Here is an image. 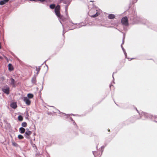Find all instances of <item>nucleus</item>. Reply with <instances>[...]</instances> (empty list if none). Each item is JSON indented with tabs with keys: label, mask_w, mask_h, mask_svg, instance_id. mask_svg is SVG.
I'll use <instances>...</instances> for the list:
<instances>
[{
	"label": "nucleus",
	"mask_w": 157,
	"mask_h": 157,
	"mask_svg": "<svg viewBox=\"0 0 157 157\" xmlns=\"http://www.w3.org/2000/svg\"><path fill=\"white\" fill-rule=\"evenodd\" d=\"M50 7L51 9H53L55 8V12L57 17H58L59 18V21L62 24V26L63 27V25L61 22V21H64V19H63V17L60 15V13L59 12V10L60 9V6L59 5H58L55 7V5L54 4H51L50 6ZM64 28L63 27V33L64 31ZM64 35V33L63 34Z\"/></svg>",
	"instance_id": "f257e3e1"
},
{
	"label": "nucleus",
	"mask_w": 157,
	"mask_h": 157,
	"mask_svg": "<svg viewBox=\"0 0 157 157\" xmlns=\"http://www.w3.org/2000/svg\"><path fill=\"white\" fill-rule=\"evenodd\" d=\"M101 13V10L99 8L96 7L91 9L88 12L89 15L92 17H95L99 15Z\"/></svg>",
	"instance_id": "f03ea898"
},
{
	"label": "nucleus",
	"mask_w": 157,
	"mask_h": 157,
	"mask_svg": "<svg viewBox=\"0 0 157 157\" xmlns=\"http://www.w3.org/2000/svg\"><path fill=\"white\" fill-rule=\"evenodd\" d=\"M139 115H140V119L143 116H144L145 118L143 119L144 120H145L146 119H152L153 117V116L150 114L143 112H141V113H139Z\"/></svg>",
	"instance_id": "7ed1b4c3"
},
{
	"label": "nucleus",
	"mask_w": 157,
	"mask_h": 157,
	"mask_svg": "<svg viewBox=\"0 0 157 157\" xmlns=\"http://www.w3.org/2000/svg\"><path fill=\"white\" fill-rule=\"evenodd\" d=\"M2 90L3 92L7 94H10V88L7 86L2 87Z\"/></svg>",
	"instance_id": "20e7f679"
},
{
	"label": "nucleus",
	"mask_w": 157,
	"mask_h": 157,
	"mask_svg": "<svg viewBox=\"0 0 157 157\" xmlns=\"http://www.w3.org/2000/svg\"><path fill=\"white\" fill-rule=\"evenodd\" d=\"M121 22L123 25L125 26L128 25V18L126 17H124L122 18Z\"/></svg>",
	"instance_id": "39448f33"
},
{
	"label": "nucleus",
	"mask_w": 157,
	"mask_h": 157,
	"mask_svg": "<svg viewBox=\"0 0 157 157\" xmlns=\"http://www.w3.org/2000/svg\"><path fill=\"white\" fill-rule=\"evenodd\" d=\"M23 99L24 101L27 105H30L31 101L28 97H24L23 98Z\"/></svg>",
	"instance_id": "423d86ee"
},
{
	"label": "nucleus",
	"mask_w": 157,
	"mask_h": 157,
	"mask_svg": "<svg viewBox=\"0 0 157 157\" xmlns=\"http://www.w3.org/2000/svg\"><path fill=\"white\" fill-rule=\"evenodd\" d=\"M32 133V132L31 131L27 130L25 132L24 136L26 138L29 139L30 136L31 134Z\"/></svg>",
	"instance_id": "0eeeda50"
},
{
	"label": "nucleus",
	"mask_w": 157,
	"mask_h": 157,
	"mask_svg": "<svg viewBox=\"0 0 157 157\" xmlns=\"http://www.w3.org/2000/svg\"><path fill=\"white\" fill-rule=\"evenodd\" d=\"M10 84L12 85L13 87H15V80L13 78H11L10 79Z\"/></svg>",
	"instance_id": "6e6552de"
},
{
	"label": "nucleus",
	"mask_w": 157,
	"mask_h": 157,
	"mask_svg": "<svg viewBox=\"0 0 157 157\" xmlns=\"http://www.w3.org/2000/svg\"><path fill=\"white\" fill-rule=\"evenodd\" d=\"M10 106L13 109H15L17 108V105L16 102H13L10 104Z\"/></svg>",
	"instance_id": "1a4fd4ad"
},
{
	"label": "nucleus",
	"mask_w": 157,
	"mask_h": 157,
	"mask_svg": "<svg viewBox=\"0 0 157 157\" xmlns=\"http://www.w3.org/2000/svg\"><path fill=\"white\" fill-rule=\"evenodd\" d=\"M19 131L20 133L23 134L25 132V130L23 127H21L19 128Z\"/></svg>",
	"instance_id": "9d476101"
},
{
	"label": "nucleus",
	"mask_w": 157,
	"mask_h": 157,
	"mask_svg": "<svg viewBox=\"0 0 157 157\" xmlns=\"http://www.w3.org/2000/svg\"><path fill=\"white\" fill-rule=\"evenodd\" d=\"M8 70L9 71H12L13 70V67L11 63H9L8 65Z\"/></svg>",
	"instance_id": "9b49d317"
},
{
	"label": "nucleus",
	"mask_w": 157,
	"mask_h": 157,
	"mask_svg": "<svg viewBox=\"0 0 157 157\" xmlns=\"http://www.w3.org/2000/svg\"><path fill=\"white\" fill-rule=\"evenodd\" d=\"M31 82L33 84H35L36 82V76L35 75L31 79Z\"/></svg>",
	"instance_id": "f8f14e48"
},
{
	"label": "nucleus",
	"mask_w": 157,
	"mask_h": 157,
	"mask_svg": "<svg viewBox=\"0 0 157 157\" xmlns=\"http://www.w3.org/2000/svg\"><path fill=\"white\" fill-rule=\"evenodd\" d=\"M115 16L114 14H109L108 15V18L109 19H113L115 18Z\"/></svg>",
	"instance_id": "ddd939ff"
},
{
	"label": "nucleus",
	"mask_w": 157,
	"mask_h": 157,
	"mask_svg": "<svg viewBox=\"0 0 157 157\" xmlns=\"http://www.w3.org/2000/svg\"><path fill=\"white\" fill-rule=\"evenodd\" d=\"M77 25V26L76 27H74V28L71 29H69V30H72L73 29H74L75 28H80L81 27H82V26H84L85 25H81L80 24H78V25H77V24H76Z\"/></svg>",
	"instance_id": "4468645a"
},
{
	"label": "nucleus",
	"mask_w": 157,
	"mask_h": 157,
	"mask_svg": "<svg viewBox=\"0 0 157 157\" xmlns=\"http://www.w3.org/2000/svg\"><path fill=\"white\" fill-rule=\"evenodd\" d=\"M33 97V95L31 93H29L27 95V97H28L29 99L32 98Z\"/></svg>",
	"instance_id": "2eb2a0df"
},
{
	"label": "nucleus",
	"mask_w": 157,
	"mask_h": 157,
	"mask_svg": "<svg viewBox=\"0 0 157 157\" xmlns=\"http://www.w3.org/2000/svg\"><path fill=\"white\" fill-rule=\"evenodd\" d=\"M71 2L68 0H65L63 2V3L69 6Z\"/></svg>",
	"instance_id": "dca6fc26"
},
{
	"label": "nucleus",
	"mask_w": 157,
	"mask_h": 157,
	"mask_svg": "<svg viewBox=\"0 0 157 157\" xmlns=\"http://www.w3.org/2000/svg\"><path fill=\"white\" fill-rule=\"evenodd\" d=\"M57 110L59 112V113L60 114H61L62 113L63 114V115L64 116V115H66L67 116V117H68L70 115H74V114H65V113H62L61 112H60L59 110Z\"/></svg>",
	"instance_id": "f3484780"
},
{
	"label": "nucleus",
	"mask_w": 157,
	"mask_h": 157,
	"mask_svg": "<svg viewBox=\"0 0 157 157\" xmlns=\"http://www.w3.org/2000/svg\"><path fill=\"white\" fill-rule=\"evenodd\" d=\"M18 121H22L23 120V117L21 115H19L18 117Z\"/></svg>",
	"instance_id": "a211bd4d"
},
{
	"label": "nucleus",
	"mask_w": 157,
	"mask_h": 157,
	"mask_svg": "<svg viewBox=\"0 0 157 157\" xmlns=\"http://www.w3.org/2000/svg\"><path fill=\"white\" fill-rule=\"evenodd\" d=\"M21 126L23 127H26L27 126V123L26 122H23L21 123Z\"/></svg>",
	"instance_id": "6ab92c4d"
},
{
	"label": "nucleus",
	"mask_w": 157,
	"mask_h": 157,
	"mask_svg": "<svg viewBox=\"0 0 157 157\" xmlns=\"http://www.w3.org/2000/svg\"><path fill=\"white\" fill-rule=\"evenodd\" d=\"M17 137L20 140H21L24 138L23 136L21 134H19L18 135Z\"/></svg>",
	"instance_id": "aec40b11"
},
{
	"label": "nucleus",
	"mask_w": 157,
	"mask_h": 157,
	"mask_svg": "<svg viewBox=\"0 0 157 157\" xmlns=\"http://www.w3.org/2000/svg\"><path fill=\"white\" fill-rule=\"evenodd\" d=\"M12 144L13 146L15 147H17L18 146V144L14 142H12Z\"/></svg>",
	"instance_id": "412c9836"
},
{
	"label": "nucleus",
	"mask_w": 157,
	"mask_h": 157,
	"mask_svg": "<svg viewBox=\"0 0 157 157\" xmlns=\"http://www.w3.org/2000/svg\"><path fill=\"white\" fill-rule=\"evenodd\" d=\"M41 67V66H40L39 67H38L37 66H35V67H36V71H38V72H39L40 70V67Z\"/></svg>",
	"instance_id": "4be33fe9"
},
{
	"label": "nucleus",
	"mask_w": 157,
	"mask_h": 157,
	"mask_svg": "<svg viewBox=\"0 0 157 157\" xmlns=\"http://www.w3.org/2000/svg\"><path fill=\"white\" fill-rule=\"evenodd\" d=\"M70 120L72 121H73V124H75V125H76V123H75V121L73 120V119L71 118V117H70Z\"/></svg>",
	"instance_id": "5701e85b"
},
{
	"label": "nucleus",
	"mask_w": 157,
	"mask_h": 157,
	"mask_svg": "<svg viewBox=\"0 0 157 157\" xmlns=\"http://www.w3.org/2000/svg\"><path fill=\"white\" fill-rule=\"evenodd\" d=\"M6 3L3 1H0V5H4Z\"/></svg>",
	"instance_id": "b1692460"
},
{
	"label": "nucleus",
	"mask_w": 157,
	"mask_h": 157,
	"mask_svg": "<svg viewBox=\"0 0 157 157\" xmlns=\"http://www.w3.org/2000/svg\"><path fill=\"white\" fill-rule=\"evenodd\" d=\"M138 19H139V20H140V21L141 22H141V23H144V24H146V23H144V22H142V21H142V20H143V19H140V18H138Z\"/></svg>",
	"instance_id": "393cba45"
},
{
	"label": "nucleus",
	"mask_w": 157,
	"mask_h": 157,
	"mask_svg": "<svg viewBox=\"0 0 157 157\" xmlns=\"http://www.w3.org/2000/svg\"><path fill=\"white\" fill-rule=\"evenodd\" d=\"M68 6H67V5H66L65 6V11H67V8H68Z\"/></svg>",
	"instance_id": "a878e982"
},
{
	"label": "nucleus",
	"mask_w": 157,
	"mask_h": 157,
	"mask_svg": "<svg viewBox=\"0 0 157 157\" xmlns=\"http://www.w3.org/2000/svg\"><path fill=\"white\" fill-rule=\"evenodd\" d=\"M33 147H35V148H36V149H37V147H36V145H35V144H33Z\"/></svg>",
	"instance_id": "bb28decb"
},
{
	"label": "nucleus",
	"mask_w": 157,
	"mask_h": 157,
	"mask_svg": "<svg viewBox=\"0 0 157 157\" xmlns=\"http://www.w3.org/2000/svg\"><path fill=\"white\" fill-rule=\"evenodd\" d=\"M96 152V151H92V153L93 154V155H94L95 156V153Z\"/></svg>",
	"instance_id": "cd10ccee"
},
{
	"label": "nucleus",
	"mask_w": 157,
	"mask_h": 157,
	"mask_svg": "<svg viewBox=\"0 0 157 157\" xmlns=\"http://www.w3.org/2000/svg\"><path fill=\"white\" fill-rule=\"evenodd\" d=\"M3 1L5 2L6 3L8 2L9 0H3Z\"/></svg>",
	"instance_id": "c85d7f7f"
},
{
	"label": "nucleus",
	"mask_w": 157,
	"mask_h": 157,
	"mask_svg": "<svg viewBox=\"0 0 157 157\" xmlns=\"http://www.w3.org/2000/svg\"><path fill=\"white\" fill-rule=\"evenodd\" d=\"M138 22H136V23H141V22L140 20H139V19H138Z\"/></svg>",
	"instance_id": "c756f323"
},
{
	"label": "nucleus",
	"mask_w": 157,
	"mask_h": 157,
	"mask_svg": "<svg viewBox=\"0 0 157 157\" xmlns=\"http://www.w3.org/2000/svg\"><path fill=\"white\" fill-rule=\"evenodd\" d=\"M121 48H122L123 50L124 51V48H123V47H122V44H121Z\"/></svg>",
	"instance_id": "7c9ffc66"
},
{
	"label": "nucleus",
	"mask_w": 157,
	"mask_h": 157,
	"mask_svg": "<svg viewBox=\"0 0 157 157\" xmlns=\"http://www.w3.org/2000/svg\"><path fill=\"white\" fill-rule=\"evenodd\" d=\"M121 48H122L123 50L124 51V48H123V47H122V44H121Z\"/></svg>",
	"instance_id": "2f4dec72"
},
{
	"label": "nucleus",
	"mask_w": 157,
	"mask_h": 157,
	"mask_svg": "<svg viewBox=\"0 0 157 157\" xmlns=\"http://www.w3.org/2000/svg\"><path fill=\"white\" fill-rule=\"evenodd\" d=\"M104 147H105L104 146H102L101 147V148L102 149H104Z\"/></svg>",
	"instance_id": "473e14b6"
},
{
	"label": "nucleus",
	"mask_w": 157,
	"mask_h": 157,
	"mask_svg": "<svg viewBox=\"0 0 157 157\" xmlns=\"http://www.w3.org/2000/svg\"><path fill=\"white\" fill-rule=\"evenodd\" d=\"M124 37H123V44L124 43Z\"/></svg>",
	"instance_id": "72a5a7b5"
},
{
	"label": "nucleus",
	"mask_w": 157,
	"mask_h": 157,
	"mask_svg": "<svg viewBox=\"0 0 157 157\" xmlns=\"http://www.w3.org/2000/svg\"><path fill=\"white\" fill-rule=\"evenodd\" d=\"M136 110L137 111L138 113L139 114V111L138 110H137V109L136 108Z\"/></svg>",
	"instance_id": "f704fd0d"
},
{
	"label": "nucleus",
	"mask_w": 157,
	"mask_h": 157,
	"mask_svg": "<svg viewBox=\"0 0 157 157\" xmlns=\"http://www.w3.org/2000/svg\"><path fill=\"white\" fill-rule=\"evenodd\" d=\"M29 0L31 1H35V2L36 1V0Z\"/></svg>",
	"instance_id": "c9c22d12"
},
{
	"label": "nucleus",
	"mask_w": 157,
	"mask_h": 157,
	"mask_svg": "<svg viewBox=\"0 0 157 157\" xmlns=\"http://www.w3.org/2000/svg\"><path fill=\"white\" fill-rule=\"evenodd\" d=\"M114 73H113V75H112V77H113V80H114V77H113V74H114Z\"/></svg>",
	"instance_id": "e433bc0d"
},
{
	"label": "nucleus",
	"mask_w": 157,
	"mask_h": 157,
	"mask_svg": "<svg viewBox=\"0 0 157 157\" xmlns=\"http://www.w3.org/2000/svg\"><path fill=\"white\" fill-rule=\"evenodd\" d=\"M39 72H38V71L37 72L36 75V76L38 74Z\"/></svg>",
	"instance_id": "4c0bfd02"
},
{
	"label": "nucleus",
	"mask_w": 157,
	"mask_h": 157,
	"mask_svg": "<svg viewBox=\"0 0 157 157\" xmlns=\"http://www.w3.org/2000/svg\"><path fill=\"white\" fill-rule=\"evenodd\" d=\"M108 132H110V129H108Z\"/></svg>",
	"instance_id": "58836bf2"
},
{
	"label": "nucleus",
	"mask_w": 157,
	"mask_h": 157,
	"mask_svg": "<svg viewBox=\"0 0 157 157\" xmlns=\"http://www.w3.org/2000/svg\"><path fill=\"white\" fill-rule=\"evenodd\" d=\"M111 86H113V85H111L110 86V88H111Z\"/></svg>",
	"instance_id": "ea45409f"
},
{
	"label": "nucleus",
	"mask_w": 157,
	"mask_h": 157,
	"mask_svg": "<svg viewBox=\"0 0 157 157\" xmlns=\"http://www.w3.org/2000/svg\"><path fill=\"white\" fill-rule=\"evenodd\" d=\"M43 86H42V89H43Z\"/></svg>",
	"instance_id": "a19ab883"
},
{
	"label": "nucleus",
	"mask_w": 157,
	"mask_h": 157,
	"mask_svg": "<svg viewBox=\"0 0 157 157\" xmlns=\"http://www.w3.org/2000/svg\"><path fill=\"white\" fill-rule=\"evenodd\" d=\"M2 79H4V77H2Z\"/></svg>",
	"instance_id": "79ce46f5"
},
{
	"label": "nucleus",
	"mask_w": 157,
	"mask_h": 157,
	"mask_svg": "<svg viewBox=\"0 0 157 157\" xmlns=\"http://www.w3.org/2000/svg\"><path fill=\"white\" fill-rule=\"evenodd\" d=\"M7 61H8V60H9V59H7Z\"/></svg>",
	"instance_id": "37998d69"
},
{
	"label": "nucleus",
	"mask_w": 157,
	"mask_h": 157,
	"mask_svg": "<svg viewBox=\"0 0 157 157\" xmlns=\"http://www.w3.org/2000/svg\"><path fill=\"white\" fill-rule=\"evenodd\" d=\"M130 59H134V58H131Z\"/></svg>",
	"instance_id": "c03bdc74"
},
{
	"label": "nucleus",
	"mask_w": 157,
	"mask_h": 157,
	"mask_svg": "<svg viewBox=\"0 0 157 157\" xmlns=\"http://www.w3.org/2000/svg\"><path fill=\"white\" fill-rule=\"evenodd\" d=\"M44 84V82H42V84Z\"/></svg>",
	"instance_id": "a18cd8bd"
},
{
	"label": "nucleus",
	"mask_w": 157,
	"mask_h": 157,
	"mask_svg": "<svg viewBox=\"0 0 157 157\" xmlns=\"http://www.w3.org/2000/svg\"><path fill=\"white\" fill-rule=\"evenodd\" d=\"M47 60L45 61L44 62H46Z\"/></svg>",
	"instance_id": "49530a36"
},
{
	"label": "nucleus",
	"mask_w": 157,
	"mask_h": 157,
	"mask_svg": "<svg viewBox=\"0 0 157 157\" xmlns=\"http://www.w3.org/2000/svg\"><path fill=\"white\" fill-rule=\"evenodd\" d=\"M113 83H114V81H113Z\"/></svg>",
	"instance_id": "de8ad7c7"
},
{
	"label": "nucleus",
	"mask_w": 157,
	"mask_h": 157,
	"mask_svg": "<svg viewBox=\"0 0 157 157\" xmlns=\"http://www.w3.org/2000/svg\"><path fill=\"white\" fill-rule=\"evenodd\" d=\"M32 68H34V67H32Z\"/></svg>",
	"instance_id": "09e8293b"
},
{
	"label": "nucleus",
	"mask_w": 157,
	"mask_h": 157,
	"mask_svg": "<svg viewBox=\"0 0 157 157\" xmlns=\"http://www.w3.org/2000/svg\"><path fill=\"white\" fill-rule=\"evenodd\" d=\"M116 28V29H117L118 30V29H117V28Z\"/></svg>",
	"instance_id": "8fccbe9b"
},
{
	"label": "nucleus",
	"mask_w": 157,
	"mask_h": 157,
	"mask_svg": "<svg viewBox=\"0 0 157 157\" xmlns=\"http://www.w3.org/2000/svg\"><path fill=\"white\" fill-rule=\"evenodd\" d=\"M132 60L131 59H130L129 60V61H130V60Z\"/></svg>",
	"instance_id": "3c124183"
},
{
	"label": "nucleus",
	"mask_w": 157,
	"mask_h": 157,
	"mask_svg": "<svg viewBox=\"0 0 157 157\" xmlns=\"http://www.w3.org/2000/svg\"><path fill=\"white\" fill-rule=\"evenodd\" d=\"M155 121V122H157L156 121Z\"/></svg>",
	"instance_id": "603ef678"
},
{
	"label": "nucleus",
	"mask_w": 157,
	"mask_h": 157,
	"mask_svg": "<svg viewBox=\"0 0 157 157\" xmlns=\"http://www.w3.org/2000/svg\"><path fill=\"white\" fill-rule=\"evenodd\" d=\"M46 0H44V1H45Z\"/></svg>",
	"instance_id": "864d4df0"
}]
</instances>
